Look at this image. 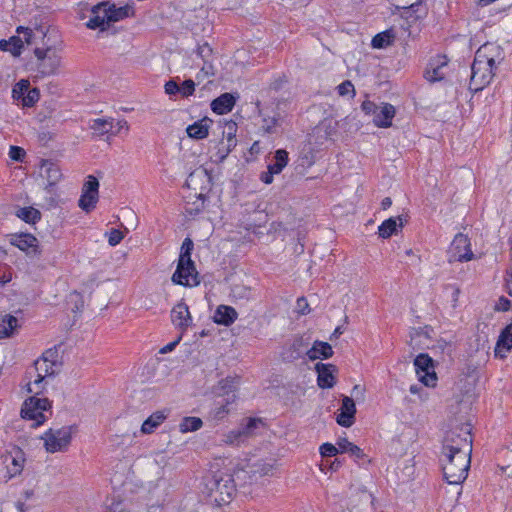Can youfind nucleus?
Segmentation results:
<instances>
[{"label": "nucleus", "instance_id": "obj_1", "mask_svg": "<svg viewBox=\"0 0 512 512\" xmlns=\"http://www.w3.org/2000/svg\"><path fill=\"white\" fill-rule=\"evenodd\" d=\"M504 60V52L499 45L486 43L475 53L471 65L469 89L473 92L483 90L495 75L496 64Z\"/></svg>", "mask_w": 512, "mask_h": 512}, {"label": "nucleus", "instance_id": "obj_2", "mask_svg": "<svg viewBox=\"0 0 512 512\" xmlns=\"http://www.w3.org/2000/svg\"><path fill=\"white\" fill-rule=\"evenodd\" d=\"M205 486L208 491V496L218 506L230 503L236 492L232 475L220 471L208 477Z\"/></svg>", "mask_w": 512, "mask_h": 512}, {"label": "nucleus", "instance_id": "obj_3", "mask_svg": "<svg viewBox=\"0 0 512 512\" xmlns=\"http://www.w3.org/2000/svg\"><path fill=\"white\" fill-rule=\"evenodd\" d=\"M444 479L449 484H461L468 475L470 456L465 453L442 454L440 458Z\"/></svg>", "mask_w": 512, "mask_h": 512}, {"label": "nucleus", "instance_id": "obj_4", "mask_svg": "<svg viewBox=\"0 0 512 512\" xmlns=\"http://www.w3.org/2000/svg\"><path fill=\"white\" fill-rule=\"evenodd\" d=\"M472 451V438L468 427H456L446 432L443 445L442 454H456L465 453L470 456Z\"/></svg>", "mask_w": 512, "mask_h": 512}, {"label": "nucleus", "instance_id": "obj_5", "mask_svg": "<svg viewBox=\"0 0 512 512\" xmlns=\"http://www.w3.org/2000/svg\"><path fill=\"white\" fill-rule=\"evenodd\" d=\"M58 368L59 364L57 362H46L45 359H37L34 362L33 368L28 371L30 377H33V373L36 376L33 382L35 389H32L31 384L29 383L28 392L35 393L36 395L39 394L44 389V386L42 385L44 380L47 377L56 375L58 373Z\"/></svg>", "mask_w": 512, "mask_h": 512}, {"label": "nucleus", "instance_id": "obj_6", "mask_svg": "<svg viewBox=\"0 0 512 512\" xmlns=\"http://www.w3.org/2000/svg\"><path fill=\"white\" fill-rule=\"evenodd\" d=\"M71 438V426H64L59 429H49L42 437L45 448L50 453L65 450L69 446Z\"/></svg>", "mask_w": 512, "mask_h": 512}, {"label": "nucleus", "instance_id": "obj_7", "mask_svg": "<svg viewBox=\"0 0 512 512\" xmlns=\"http://www.w3.org/2000/svg\"><path fill=\"white\" fill-rule=\"evenodd\" d=\"M51 407V402L47 398H38L32 396L25 400L22 409L21 416L24 419L34 420L33 426H39L45 421L44 411Z\"/></svg>", "mask_w": 512, "mask_h": 512}, {"label": "nucleus", "instance_id": "obj_8", "mask_svg": "<svg viewBox=\"0 0 512 512\" xmlns=\"http://www.w3.org/2000/svg\"><path fill=\"white\" fill-rule=\"evenodd\" d=\"M34 54L37 58V71L43 77L53 75L57 72L61 57L52 48H35Z\"/></svg>", "mask_w": 512, "mask_h": 512}, {"label": "nucleus", "instance_id": "obj_9", "mask_svg": "<svg viewBox=\"0 0 512 512\" xmlns=\"http://www.w3.org/2000/svg\"><path fill=\"white\" fill-rule=\"evenodd\" d=\"M414 366L419 380L424 385L431 387L436 385L437 377L434 371L433 360L428 354H419L414 360Z\"/></svg>", "mask_w": 512, "mask_h": 512}, {"label": "nucleus", "instance_id": "obj_10", "mask_svg": "<svg viewBox=\"0 0 512 512\" xmlns=\"http://www.w3.org/2000/svg\"><path fill=\"white\" fill-rule=\"evenodd\" d=\"M10 243L26 252L29 256H38L41 251L38 245V239L29 233L10 234Z\"/></svg>", "mask_w": 512, "mask_h": 512}, {"label": "nucleus", "instance_id": "obj_11", "mask_svg": "<svg viewBox=\"0 0 512 512\" xmlns=\"http://www.w3.org/2000/svg\"><path fill=\"white\" fill-rule=\"evenodd\" d=\"M451 251L455 260L459 262L470 261L474 256L470 248L469 238L462 233H459L454 237L451 244Z\"/></svg>", "mask_w": 512, "mask_h": 512}, {"label": "nucleus", "instance_id": "obj_12", "mask_svg": "<svg viewBox=\"0 0 512 512\" xmlns=\"http://www.w3.org/2000/svg\"><path fill=\"white\" fill-rule=\"evenodd\" d=\"M340 413L337 415V423L345 428L351 427L355 422L356 405L352 397L343 396Z\"/></svg>", "mask_w": 512, "mask_h": 512}, {"label": "nucleus", "instance_id": "obj_13", "mask_svg": "<svg viewBox=\"0 0 512 512\" xmlns=\"http://www.w3.org/2000/svg\"><path fill=\"white\" fill-rule=\"evenodd\" d=\"M315 370L318 374L317 384L320 388L329 389L335 385V373L337 372V367L335 365L317 363L315 365Z\"/></svg>", "mask_w": 512, "mask_h": 512}, {"label": "nucleus", "instance_id": "obj_14", "mask_svg": "<svg viewBox=\"0 0 512 512\" xmlns=\"http://www.w3.org/2000/svg\"><path fill=\"white\" fill-rule=\"evenodd\" d=\"M448 59L444 55H438L431 59L424 72V77L429 82H436L444 79L443 69L447 66Z\"/></svg>", "mask_w": 512, "mask_h": 512}, {"label": "nucleus", "instance_id": "obj_15", "mask_svg": "<svg viewBox=\"0 0 512 512\" xmlns=\"http://www.w3.org/2000/svg\"><path fill=\"white\" fill-rule=\"evenodd\" d=\"M233 382L225 379L222 380L220 384V389L222 390V394L226 395V398H223L220 401H217V408L215 410L214 416L217 419H221L224 417L225 414L228 413V410L226 409V405L229 403H232L235 401L236 395L234 391L232 390V384Z\"/></svg>", "mask_w": 512, "mask_h": 512}, {"label": "nucleus", "instance_id": "obj_16", "mask_svg": "<svg viewBox=\"0 0 512 512\" xmlns=\"http://www.w3.org/2000/svg\"><path fill=\"white\" fill-rule=\"evenodd\" d=\"M171 319L176 327L185 331L192 322L187 304L181 301L175 305L171 310Z\"/></svg>", "mask_w": 512, "mask_h": 512}, {"label": "nucleus", "instance_id": "obj_17", "mask_svg": "<svg viewBox=\"0 0 512 512\" xmlns=\"http://www.w3.org/2000/svg\"><path fill=\"white\" fill-rule=\"evenodd\" d=\"M107 6H105L106 18L107 22H118L128 17H133L135 15V9L133 4H126L121 7H117L115 4H110L108 1L105 2Z\"/></svg>", "mask_w": 512, "mask_h": 512}, {"label": "nucleus", "instance_id": "obj_18", "mask_svg": "<svg viewBox=\"0 0 512 512\" xmlns=\"http://www.w3.org/2000/svg\"><path fill=\"white\" fill-rule=\"evenodd\" d=\"M105 6H107V4L105 2H101L92 7V17L86 23L87 28L92 30L99 28L101 31H105L107 29L109 22H107L105 15Z\"/></svg>", "mask_w": 512, "mask_h": 512}, {"label": "nucleus", "instance_id": "obj_19", "mask_svg": "<svg viewBox=\"0 0 512 512\" xmlns=\"http://www.w3.org/2000/svg\"><path fill=\"white\" fill-rule=\"evenodd\" d=\"M236 103V97L231 93H223L211 102V110L223 115L232 111Z\"/></svg>", "mask_w": 512, "mask_h": 512}, {"label": "nucleus", "instance_id": "obj_20", "mask_svg": "<svg viewBox=\"0 0 512 512\" xmlns=\"http://www.w3.org/2000/svg\"><path fill=\"white\" fill-rule=\"evenodd\" d=\"M171 279L175 284L188 287H194L200 283L199 273L195 268L194 262H192L191 266L187 265L184 267V270L182 271L179 278H175L173 274Z\"/></svg>", "mask_w": 512, "mask_h": 512}, {"label": "nucleus", "instance_id": "obj_21", "mask_svg": "<svg viewBox=\"0 0 512 512\" xmlns=\"http://www.w3.org/2000/svg\"><path fill=\"white\" fill-rule=\"evenodd\" d=\"M193 246H194L193 241L190 238L184 239L182 246H181V252H180L179 259H178L177 268H176V271L174 272L175 278H179L181 276V273L184 270L185 266H187V265L191 266V264L193 262L191 259V253L193 250Z\"/></svg>", "mask_w": 512, "mask_h": 512}, {"label": "nucleus", "instance_id": "obj_22", "mask_svg": "<svg viewBox=\"0 0 512 512\" xmlns=\"http://www.w3.org/2000/svg\"><path fill=\"white\" fill-rule=\"evenodd\" d=\"M512 349V324L506 326L501 332L496 347L495 356L505 358L506 353Z\"/></svg>", "mask_w": 512, "mask_h": 512}, {"label": "nucleus", "instance_id": "obj_23", "mask_svg": "<svg viewBox=\"0 0 512 512\" xmlns=\"http://www.w3.org/2000/svg\"><path fill=\"white\" fill-rule=\"evenodd\" d=\"M395 116V108L389 103L379 107L373 122L377 127L388 128L392 125V119Z\"/></svg>", "mask_w": 512, "mask_h": 512}, {"label": "nucleus", "instance_id": "obj_24", "mask_svg": "<svg viewBox=\"0 0 512 512\" xmlns=\"http://www.w3.org/2000/svg\"><path fill=\"white\" fill-rule=\"evenodd\" d=\"M210 123H212V120L204 117L186 128L187 135L196 140L206 138L209 134Z\"/></svg>", "mask_w": 512, "mask_h": 512}, {"label": "nucleus", "instance_id": "obj_25", "mask_svg": "<svg viewBox=\"0 0 512 512\" xmlns=\"http://www.w3.org/2000/svg\"><path fill=\"white\" fill-rule=\"evenodd\" d=\"M308 343L305 342L303 337H295L293 342L289 345L283 353V358L288 361H293L300 358L308 350Z\"/></svg>", "mask_w": 512, "mask_h": 512}, {"label": "nucleus", "instance_id": "obj_26", "mask_svg": "<svg viewBox=\"0 0 512 512\" xmlns=\"http://www.w3.org/2000/svg\"><path fill=\"white\" fill-rule=\"evenodd\" d=\"M306 355L310 360L319 358L329 359L333 355V349L329 343L317 340L313 343V346L306 351Z\"/></svg>", "mask_w": 512, "mask_h": 512}, {"label": "nucleus", "instance_id": "obj_27", "mask_svg": "<svg viewBox=\"0 0 512 512\" xmlns=\"http://www.w3.org/2000/svg\"><path fill=\"white\" fill-rule=\"evenodd\" d=\"M167 418L165 411H156L152 413L142 424L141 432L143 434L153 433Z\"/></svg>", "mask_w": 512, "mask_h": 512}, {"label": "nucleus", "instance_id": "obj_28", "mask_svg": "<svg viewBox=\"0 0 512 512\" xmlns=\"http://www.w3.org/2000/svg\"><path fill=\"white\" fill-rule=\"evenodd\" d=\"M237 315L233 307L220 305L215 312L214 320L218 324L228 326L237 319Z\"/></svg>", "mask_w": 512, "mask_h": 512}, {"label": "nucleus", "instance_id": "obj_29", "mask_svg": "<svg viewBox=\"0 0 512 512\" xmlns=\"http://www.w3.org/2000/svg\"><path fill=\"white\" fill-rule=\"evenodd\" d=\"M336 445L339 446L340 453H349L356 460H361L366 457L363 450L350 442L347 438H339Z\"/></svg>", "mask_w": 512, "mask_h": 512}, {"label": "nucleus", "instance_id": "obj_30", "mask_svg": "<svg viewBox=\"0 0 512 512\" xmlns=\"http://www.w3.org/2000/svg\"><path fill=\"white\" fill-rule=\"evenodd\" d=\"M90 129L94 131L97 136H103L108 133L112 134V129L114 128V119L113 118H97L92 120L90 124Z\"/></svg>", "mask_w": 512, "mask_h": 512}, {"label": "nucleus", "instance_id": "obj_31", "mask_svg": "<svg viewBox=\"0 0 512 512\" xmlns=\"http://www.w3.org/2000/svg\"><path fill=\"white\" fill-rule=\"evenodd\" d=\"M2 462L6 466L8 478H12L23 470L24 459L14 457L10 454L2 457Z\"/></svg>", "mask_w": 512, "mask_h": 512}, {"label": "nucleus", "instance_id": "obj_32", "mask_svg": "<svg viewBox=\"0 0 512 512\" xmlns=\"http://www.w3.org/2000/svg\"><path fill=\"white\" fill-rule=\"evenodd\" d=\"M260 423V420L255 418H250L247 424L240 430L231 431L227 436V441L230 443H234L235 441L239 442L242 437H247L252 433V431L257 427Z\"/></svg>", "mask_w": 512, "mask_h": 512}, {"label": "nucleus", "instance_id": "obj_33", "mask_svg": "<svg viewBox=\"0 0 512 512\" xmlns=\"http://www.w3.org/2000/svg\"><path fill=\"white\" fill-rule=\"evenodd\" d=\"M402 219L398 218H389L382 222V224L378 228L379 236L382 238H389L397 231V226L402 227Z\"/></svg>", "mask_w": 512, "mask_h": 512}, {"label": "nucleus", "instance_id": "obj_34", "mask_svg": "<svg viewBox=\"0 0 512 512\" xmlns=\"http://www.w3.org/2000/svg\"><path fill=\"white\" fill-rule=\"evenodd\" d=\"M23 48V40L19 36H12L8 40H0V50L9 51L13 56H19Z\"/></svg>", "mask_w": 512, "mask_h": 512}, {"label": "nucleus", "instance_id": "obj_35", "mask_svg": "<svg viewBox=\"0 0 512 512\" xmlns=\"http://www.w3.org/2000/svg\"><path fill=\"white\" fill-rule=\"evenodd\" d=\"M16 216L28 224H34L41 219L40 211L31 206L19 208Z\"/></svg>", "mask_w": 512, "mask_h": 512}, {"label": "nucleus", "instance_id": "obj_36", "mask_svg": "<svg viewBox=\"0 0 512 512\" xmlns=\"http://www.w3.org/2000/svg\"><path fill=\"white\" fill-rule=\"evenodd\" d=\"M18 327V319L12 315H6L0 323V338L11 337Z\"/></svg>", "mask_w": 512, "mask_h": 512}, {"label": "nucleus", "instance_id": "obj_37", "mask_svg": "<svg viewBox=\"0 0 512 512\" xmlns=\"http://www.w3.org/2000/svg\"><path fill=\"white\" fill-rule=\"evenodd\" d=\"M274 159L275 162L268 166L273 170V172L279 174L288 164V152L284 149H278L275 151Z\"/></svg>", "mask_w": 512, "mask_h": 512}, {"label": "nucleus", "instance_id": "obj_38", "mask_svg": "<svg viewBox=\"0 0 512 512\" xmlns=\"http://www.w3.org/2000/svg\"><path fill=\"white\" fill-rule=\"evenodd\" d=\"M394 37L392 30H386L375 35L372 39L371 45L373 48H384L392 43Z\"/></svg>", "mask_w": 512, "mask_h": 512}, {"label": "nucleus", "instance_id": "obj_39", "mask_svg": "<svg viewBox=\"0 0 512 512\" xmlns=\"http://www.w3.org/2000/svg\"><path fill=\"white\" fill-rule=\"evenodd\" d=\"M203 422L198 417H184L179 425L182 433L193 432L199 430Z\"/></svg>", "mask_w": 512, "mask_h": 512}, {"label": "nucleus", "instance_id": "obj_40", "mask_svg": "<svg viewBox=\"0 0 512 512\" xmlns=\"http://www.w3.org/2000/svg\"><path fill=\"white\" fill-rule=\"evenodd\" d=\"M236 123L233 121H230L226 124V130L223 133H227V148L225 151V154L222 156L224 158L232 148L236 146V139H235V133H236Z\"/></svg>", "mask_w": 512, "mask_h": 512}, {"label": "nucleus", "instance_id": "obj_41", "mask_svg": "<svg viewBox=\"0 0 512 512\" xmlns=\"http://www.w3.org/2000/svg\"><path fill=\"white\" fill-rule=\"evenodd\" d=\"M98 198V196L82 193L78 205L85 212H90L95 208Z\"/></svg>", "mask_w": 512, "mask_h": 512}, {"label": "nucleus", "instance_id": "obj_42", "mask_svg": "<svg viewBox=\"0 0 512 512\" xmlns=\"http://www.w3.org/2000/svg\"><path fill=\"white\" fill-rule=\"evenodd\" d=\"M45 173H46V178H47L48 184L50 186L56 185L62 176L59 167L53 163H50L46 167Z\"/></svg>", "mask_w": 512, "mask_h": 512}, {"label": "nucleus", "instance_id": "obj_43", "mask_svg": "<svg viewBox=\"0 0 512 512\" xmlns=\"http://www.w3.org/2000/svg\"><path fill=\"white\" fill-rule=\"evenodd\" d=\"M98 190H99V181H98V179L95 176H93V175H89L87 177V180L83 184L82 193H84V194H91V195L99 197Z\"/></svg>", "mask_w": 512, "mask_h": 512}, {"label": "nucleus", "instance_id": "obj_44", "mask_svg": "<svg viewBox=\"0 0 512 512\" xmlns=\"http://www.w3.org/2000/svg\"><path fill=\"white\" fill-rule=\"evenodd\" d=\"M30 89V83L28 80H20L15 84L12 90V97L15 100H22L23 96L26 95L27 91Z\"/></svg>", "mask_w": 512, "mask_h": 512}, {"label": "nucleus", "instance_id": "obj_45", "mask_svg": "<svg viewBox=\"0 0 512 512\" xmlns=\"http://www.w3.org/2000/svg\"><path fill=\"white\" fill-rule=\"evenodd\" d=\"M196 53L202 59V61L215 59L213 49L207 42L199 44L197 46Z\"/></svg>", "mask_w": 512, "mask_h": 512}, {"label": "nucleus", "instance_id": "obj_46", "mask_svg": "<svg viewBox=\"0 0 512 512\" xmlns=\"http://www.w3.org/2000/svg\"><path fill=\"white\" fill-rule=\"evenodd\" d=\"M39 100V90L37 88H30L26 95L23 96L21 102L24 107H32Z\"/></svg>", "mask_w": 512, "mask_h": 512}, {"label": "nucleus", "instance_id": "obj_47", "mask_svg": "<svg viewBox=\"0 0 512 512\" xmlns=\"http://www.w3.org/2000/svg\"><path fill=\"white\" fill-rule=\"evenodd\" d=\"M204 203H205V197L203 194H199L197 196V200L190 204L188 203L187 206H186V212L190 215H196L198 214L200 211H202L204 209Z\"/></svg>", "mask_w": 512, "mask_h": 512}, {"label": "nucleus", "instance_id": "obj_48", "mask_svg": "<svg viewBox=\"0 0 512 512\" xmlns=\"http://www.w3.org/2000/svg\"><path fill=\"white\" fill-rule=\"evenodd\" d=\"M234 297L238 299H250L252 297V291L250 287L244 285H234L232 288Z\"/></svg>", "mask_w": 512, "mask_h": 512}, {"label": "nucleus", "instance_id": "obj_49", "mask_svg": "<svg viewBox=\"0 0 512 512\" xmlns=\"http://www.w3.org/2000/svg\"><path fill=\"white\" fill-rule=\"evenodd\" d=\"M337 91L340 96L350 95L352 98L355 96V88L350 80H345L337 86Z\"/></svg>", "mask_w": 512, "mask_h": 512}, {"label": "nucleus", "instance_id": "obj_50", "mask_svg": "<svg viewBox=\"0 0 512 512\" xmlns=\"http://www.w3.org/2000/svg\"><path fill=\"white\" fill-rule=\"evenodd\" d=\"M320 453L322 457H333L340 453L339 446H335L331 443H324L320 447Z\"/></svg>", "mask_w": 512, "mask_h": 512}, {"label": "nucleus", "instance_id": "obj_51", "mask_svg": "<svg viewBox=\"0 0 512 512\" xmlns=\"http://www.w3.org/2000/svg\"><path fill=\"white\" fill-rule=\"evenodd\" d=\"M179 89V93L183 97L191 96L195 91V82L192 79H187L179 85Z\"/></svg>", "mask_w": 512, "mask_h": 512}, {"label": "nucleus", "instance_id": "obj_52", "mask_svg": "<svg viewBox=\"0 0 512 512\" xmlns=\"http://www.w3.org/2000/svg\"><path fill=\"white\" fill-rule=\"evenodd\" d=\"M213 61L214 60H208V61H203V66L199 72V74L197 75V78L199 79L202 75L204 77H210V76H214L215 73H216V69L214 67V64H213Z\"/></svg>", "mask_w": 512, "mask_h": 512}, {"label": "nucleus", "instance_id": "obj_53", "mask_svg": "<svg viewBox=\"0 0 512 512\" xmlns=\"http://www.w3.org/2000/svg\"><path fill=\"white\" fill-rule=\"evenodd\" d=\"M272 470V465L267 463H256L253 465L252 473L259 474L260 476L268 475Z\"/></svg>", "mask_w": 512, "mask_h": 512}, {"label": "nucleus", "instance_id": "obj_54", "mask_svg": "<svg viewBox=\"0 0 512 512\" xmlns=\"http://www.w3.org/2000/svg\"><path fill=\"white\" fill-rule=\"evenodd\" d=\"M123 238H124L123 232H121L118 229H111V231L109 233L108 242L111 246H116L122 241Z\"/></svg>", "mask_w": 512, "mask_h": 512}, {"label": "nucleus", "instance_id": "obj_55", "mask_svg": "<svg viewBox=\"0 0 512 512\" xmlns=\"http://www.w3.org/2000/svg\"><path fill=\"white\" fill-rule=\"evenodd\" d=\"M25 151L23 148L18 146H11L9 156L12 160L22 162L25 157Z\"/></svg>", "mask_w": 512, "mask_h": 512}, {"label": "nucleus", "instance_id": "obj_56", "mask_svg": "<svg viewBox=\"0 0 512 512\" xmlns=\"http://www.w3.org/2000/svg\"><path fill=\"white\" fill-rule=\"evenodd\" d=\"M362 111L367 115H376L377 111L379 110V106H377L374 102L370 100H365L361 105Z\"/></svg>", "mask_w": 512, "mask_h": 512}, {"label": "nucleus", "instance_id": "obj_57", "mask_svg": "<svg viewBox=\"0 0 512 512\" xmlns=\"http://www.w3.org/2000/svg\"><path fill=\"white\" fill-rule=\"evenodd\" d=\"M365 392L366 389L364 386L356 384L354 385L351 394L352 397L356 399V401L363 402L365 400Z\"/></svg>", "mask_w": 512, "mask_h": 512}, {"label": "nucleus", "instance_id": "obj_58", "mask_svg": "<svg viewBox=\"0 0 512 512\" xmlns=\"http://www.w3.org/2000/svg\"><path fill=\"white\" fill-rule=\"evenodd\" d=\"M277 124L278 120L274 117L271 119L264 118L262 128L266 133H275V127L277 126Z\"/></svg>", "mask_w": 512, "mask_h": 512}, {"label": "nucleus", "instance_id": "obj_59", "mask_svg": "<svg viewBox=\"0 0 512 512\" xmlns=\"http://www.w3.org/2000/svg\"><path fill=\"white\" fill-rule=\"evenodd\" d=\"M359 493H360V500L364 505H366L367 507L373 505L374 497L370 492H368L365 488H363V489H359Z\"/></svg>", "mask_w": 512, "mask_h": 512}, {"label": "nucleus", "instance_id": "obj_60", "mask_svg": "<svg viewBox=\"0 0 512 512\" xmlns=\"http://www.w3.org/2000/svg\"><path fill=\"white\" fill-rule=\"evenodd\" d=\"M511 305V301L506 297H500L495 305L497 311H508Z\"/></svg>", "mask_w": 512, "mask_h": 512}, {"label": "nucleus", "instance_id": "obj_61", "mask_svg": "<svg viewBox=\"0 0 512 512\" xmlns=\"http://www.w3.org/2000/svg\"><path fill=\"white\" fill-rule=\"evenodd\" d=\"M179 85L177 84L176 81L174 80H169L168 82H166L165 84V92L168 94V95H175L177 93H179Z\"/></svg>", "mask_w": 512, "mask_h": 512}, {"label": "nucleus", "instance_id": "obj_62", "mask_svg": "<svg viewBox=\"0 0 512 512\" xmlns=\"http://www.w3.org/2000/svg\"><path fill=\"white\" fill-rule=\"evenodd\" d=\"M16 31H17L18 34L23 33L25 42L27 44H31L32 43L33 31L30 28H25L23 26H19Z\"/></svg>", "mask_w": 512, "mask_h": 512}, {"label": "nucleus", "instance_id": "obj_63", "mask_svg": "<svg viewBox=\"0 0 512 512\" xmlns=\"http://www.w3.org/2000/svg\"><path fill=\"white\" fill-rule=\"evenodd\" d=\"M114 127H116V129H112V135H118L122 129H124L126 132L129 131V124L124 119L117 121L116 125L114 124Z\"/></svg>", "mask_w": 512, "mask_h": 512}, {"label": "nucleus", "instance_id": "obj_64", "mask_svg": "<svg viewBox=\"0 0 512 512\" xmlns=\"http://www.w3.org/2000/svg\"><path fill=\"white\" fill-rule=\"evenodd\" d=\"M276 173L268 166V171L263 172L260 176V179L265 184H271L273 182V175Z\"/></svg>", "mask_w": 512, "mask_h": 512}]
</instances>
